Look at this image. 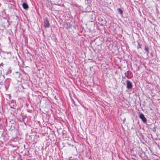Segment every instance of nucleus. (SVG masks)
<instances>
[{
    "mask_svg": "<svg viewBox=\"0 0 160 160\" xmlns=\"http://www.w3.org/2000/svg\"><path fill=\"white\" fill-rule=\"evenodd\" d=\"M127 88L128 89H131L132 87V83L130 81L127 80Z\"/></svg>",
    "mask_w": 160,
    "mask_h": 160,
    "instance_id": "f257e3e1",
    "label": "nucleus"
},
{
    "mask_svg": "<svg viewBox=\"0 0 160 160\" xmlns=\"http://www.w3.org/2000/svg\"><path fill=\"white\" fill-rule=\"evenodd\" d=\"M139 118L144 122H147L146 118L143 114L142 113L140 114Z\"/></svg>",
    "mask_w": 160,
    "mask_h": 160,
    "instance_id": "f03ea898",
    "label": "nucleus"
},
{
    "mask_svg": "<svg viewBox=\"0 0 160 160\" xmlns=\"http://www.w3.org/2000/svg\"><path fill=\"white\" fill-rule=\"evenodd\" d=\"M44 26L45 28H48L49 27V22L47 19H46L44 21Z\"/></svg>",
    "mask_w": 160,
    "mask_h": 160,
    "instance_id": "7ed1b4c3",
    "label": "nucleus"
},
{
    "mask_svg": "<svg viewBox=\"0 0 160 160\" xmlns=\"http://www.w3.org/2000/svg\"><path fill=\"white\" fill-rule=\"evenodd\" d=\"M100 24V25L102 26H103L105 25L106 23V21L105 19H100V21H99Z\"/></svg>",
    "mask_w": 160,
    "mask_h": 160,
    "instance_id": "20e7f679",
    "label": "nucleus"
},
{
    "mask_svg": "<svg viewBox=\"0 0 160 160\" xmlns=\"http://www.w3.org/2000/svg\"><path fill=\"white\" fill-rule=\"evenodd\" d=\"M90 21L92 22L93 20H95L96 18V17L95 14L93 13H92V14H91V15L90 16Z\"/></svg>",
    "mask_w": 160,
    "mask_h": 160,
    "instance_id": "39448f33",
    "label": "nucleus"
},
{
    "mask_svg": "<svg viewBox=\"0 0 160 160\" xmlns=\"http://www.w3.org/2000/svg\"><path fill=\"white\" fill-rule=\"evenodd\" d=\"M16 78H21V74L18 72H15V74Z\"/></svg>",
    "mask_w": 160,
    "mask_h": 160,
    "instance_id": "423d86ee",
    "label": "nucleus"
},
{
    "mask_svg": "<svg viewBox=\"0 0 160 160\" xmlns=\"http://www.w3.org/2000/svg\"><path fill=\"white\" fill-rule=\"evenodd\" d=\"M22 7L24 9H27L28 8V5L25 2H24L23 3Z\"/></svg>",
    "mask_w": 160,
    "mask_h": 160,
    "instance_id": "0eeeda50",
    "label": "nucleus"
},
{
    "mask_svg": "<svg viewBox=\"0 0 160 160\" xmlns=\"http://www.w3.org/2000/svg\"><path fill=\"white\" fill-rule=\"evenodd\" d=\"M145 50L146 51V53L148 55L149 53L148 48V47H145L144 48Z\"/></svg>",
    "mask_w": 160,
    "mask_h": 160,
    "instance_id": "6e6552de",
    "label": "nucleus"
},
{
    "mask_svg": "<svg viewBox=\"0 0 160 160\" xmlns=\"http://www.w3.org/2000/svg\"><path fill=\"white\" fill-rule=\"evenodd\" d=\"M26 85H27L28 86L27 89H28V88H29V85L28 83V84L26 83V84H24V86H22V87L23 88H24V87H25Z\"/></svg>",
    "mask_w": 160,
    "mask_h": 160,
    "instance_id": "1a4fd4ad",
    "label": "nucleus"
},
{
    "mask_svg": "<svg viewBox=\"0 0 160 160\" xmlns=\"http://www.w3.org/2000/svg\"><path fill=\"white\" fill-rule=\"evenodd\" d=\"M118 10L119 11V12L120 13V14H122L123 13V11L120 8H119L118 9Z\"/></svg>",
    "mask_w": 160,
    "mask_h": 160,
    "instance_id": "9d476101",
    "label": "nucleus"
},
{
    "mask_svg": "<svg viewBox=\"0 0 160 160\" xmlns=\"http://www.w3.org/2000/svg\"><path fill=\"white\" fill-rule=\"evenodd\" d=\"M128 75L129 74L128 72H126L125 73V75L127 77H128Z\"/></svg>",
    "mask_w": 160,
    "mask_h": 160,
    "instance_id": "9b49d317",
    "label": "nucleus"
},
{
    "mask_svg": "<svg viewBox=\"0 0 160 160\" xmlns=\"http://www.w3.org/2000/svg\"><path fill=\"white\" fill-rule=\"evenodd\" d=\"M1 65H3L2 63H1Z\"/></svg>",
    "mask_w": 160,
    "mask_h": 160,
    "instance_id": "f8f14e48",
    "label": "nucleus"
},
{
    "mask_svg": "<svg viewBox=\"0 0 160 160\" xmlns=\"http://www.w3.org/2000/svg\"><path fill=\"white\" fill-rule=\"evenodd\" d=\"M10 96H9V99H10Z\"/></svg>",
    "mask_w": 160,
    "mask_h": 160,
    "instance_id": "ddd939ff",
    "label": "nucleus"
},
{
    "mask_svg": "<svg viewBox=\"0 0 160 160\" xmlns=\"http://www.w3.org/2000/svg\"><path fill=\"white\" fill-rule=\"evenodd\" d=\"M27 68H28V69L29 70V67H28Z\"/></svg>",
    "mask_w": 160,
    "mask_h": 160,
    "instance_id": "4468645a",
    "label": "nucleus"
},
{
    "mask_svg": "<svg viewBox=\"0 0 160 160\" xmlns=\"http://www.w3.org/2000/svg\"><path fill=\"white\" fill-rule=\"evenodd\" d=\"M1 45V44L0 43V45Z\"/></svg>",
    "mask_w": 160,
    "mask_h": 160,
    "instance_id": "2eb2a0df",
    "label": "nucleus"
}]
</instances>
